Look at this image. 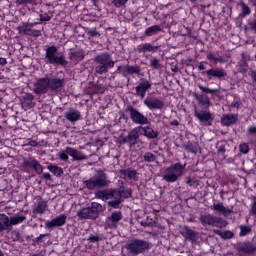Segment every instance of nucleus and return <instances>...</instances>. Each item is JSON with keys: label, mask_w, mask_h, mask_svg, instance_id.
Here are the masks:
<instances>
[{"label": "nucleus", "mask_w": 256, "mask_h": 256, "mask_svg": "<svg viewBox=\"0 0 256 256\" xmlns=\"http://www.w3.org/2000/svg\"><path fill=\"white\" fill-rule=\"evenodd\" d=\"M139 131H143L141 135H144V137H147V139H157L159 137V132L155 131L150 126H138Z\"/></svg>", "instance_id": "cd10ccee"}, {"label": "nucleus", "mask_w": 256, "mask_h": 256, "mask_svg": "<svg viewBox=\"0 0 256 256\" xmlns=\"http://www.w3.org/2000/svg\"><path fill=\"white\" fill-rule=\"evenodd\" d=\"M95 197L109 203V201L113 200V188L110 190H97L95 192Z\"/></svg>", "instance_id": "393cba45"}, {"label": "nucleus", "mask_w": 256, "mask_h": 256, "mask_svg": "<svg viewBox=\"0 0 256 256\" xmlns=\"http://www.w3.org/2000/svg\"><path fill=\"white\" fill-rule=\"evenodd\" d=\"M186 151H189V153H197V147L193 145V143H188L187 145L184 146Z\"/></svg>", "instance_id": "3c124183"}, {"label": "nucleus", "mask_w": 256, "mask_h": 256, "mask_svg": "<svg viewBox=\"0 0 256 256\" xmlns=\"http://www.w3.org/2000/svg\"><path fill=\"white\" fill-rule=\"evenodd\" d=\"M131 197H133L131 188L125 189V186H120L119 189L112 188V200H109L107 205L112 209H121L124 199H131Z\"/></svg>", "instance_id": "f03ea898"}, {"label": "nucleus", "mask_w": 256, "mask_h": 256, "mask_svg": "<svg viewBox=\"0 0 256 256\" xmlns=\"http://www.w3.org/2000/svg\"><path fill=\"white\" fill-rule=\"evenodd\" d=\"M22 167L24 169H34L37 175H41L43 173V165L37 161V159L30 157L23 160Z\"/></svg>", "instance_id": "dca6fc26"}, {"label": "nucleus", "mask_w": 256, "mask_h": 256, "mask_svg": "<svg viewBox=\"0 0 256 256\" xmlns=\"http://www.w3.org/2000/svg\"><path fill=\"white\" fill-rule=\"evenodd\" d=\"M249 233H251V227L240 226V237H245V235H249Z\"/></svg>", "instance_id": "09e8293b"}, {"label": "nucleus", "mask_w": 256, "mask_h": 256, "mask_svg": "<svg viewBox=\"0 0 256 256\" xmlns=\"http://www.w3.org/2000/svg\"><path fill=\"white\" fill-rule=\"evenodd\" d=\"M64 117L70 123H77V121H81V112L75 108H69Z\"/></svg>", "instance_id": "5701e85b"}, {"label": "nucleus", "mask_w": 256, "mask_h": 256, "mask_svg": "<svg viewBox=\"0 0 256 256\" xmlns=\"http://www.w3.org/2000/svg\"><path fill=\"white\" fill-rule=\"evenodd\" d=\"M53 17V13L50 12L49 13H44V14H40V21H51V18Z\"/></svg>", "instance_id": "864d4df0"}, {"label": "nucleus", "mask_w": 256, "mask_h": 256, "mask_svg": "<svg viewBox=\"0 0 256 256\" xmlns=\"http://www.w3.org/2000/svg\"><path fill=\"white\" fill-rule=\"evenodd\" d=\"M214 233L216 235H219L222 239H233L235 234H233L232 231L226 230L221 232V230H214Z\"/></svg>", "instance_id": "ea45409f"}, {"label": "nucleus", "mask_w": 256, "mask_h": 256, "mask_svg": "<svg viewBox=\"0 0 256 256\" xmlns=\"http://www.w3.org/2000/svg\"><path fill=\"white\" fill-rule=\"evenodd\" d=\"M151 89V82L149 80L141 79L138 86H136V95L141 99H145V95H147V91Z\"/></svg>", "instance_id": "412c9836"}, {"label": "nucleus", "mask_w": 256, "mask_h": 256, "mask_svg": "<svg viewBox=\"0 0 256 256\" xmlns=\"http://www.w3.org/2000/svg\"><path fill=\"white\" fill-rule=\"evenodd\" d=\"M24 221H27V216L23 213H16L13 216L9 217V224H10V231L13 229V226L20 225V223H23Z\"/></svg>", "instance_id": "bb28decb"}, {"label": "nucleus", "mask_w": 256, "mask_h": 256, "mask_svg": "<svg viewBox=\"0 0 256 256\" xmlns=\"http://www.w3.org/2000/svg\"><path fill=\"white\" fill-rule=\"evenodd\" d=\"M41 178L45 179V181H53V178L51 177V174L47 172L41 173Z\"/></svg>", "instance_id": "052dcab7"}, {"label": "nucleus", "mask_w": 256, "mask_h": 256, "mask_svg": "<svg viewBox=\"0 0 256 256\" xmlns=\"http://www.w3.org/2000/svg\"><path fill=\"white\" fill-rule=\"evenodd\" d=\"M11 237H12L13 241H20L21 233L19 232V230H13L11 232Z\"/></svg>", "instance_id": "603ef678"}, {"label": "nucleus", "mask_w": 256, "mask_h": 256, "mask_svg": "<svg viewBox=\"0 0 256 256\" xmlns=\"http://www.w3.org/2000/svg\"><path fill=\"white\" fill-rule=\"evenodd\" d=\"M47 169L48 171H50V173H53V175H55L56 177H63V168L57 165L50 164L47 166Z\"/></svg>", "instance_id": "58836bf2"}, {"label": "nucleus", "mask_w": 256, "mask_h": 256, "mask_svg": "<svg viewBox=\"0 0 256 256\" xmlns=\"http://www.w3.org/2000/svg\"><path fill=\"white\" fill-rule=\"evenodd\" d=\"M17 3L19 5H29V4L33 3V0H17Z\"/></svg>", "instance_id": "69168bd1"}, {"label": "nucleus", "mask_w": 256, "mask_h": 256, "mask_svg": "<svg viewBox=\"0 0 256 256\" xmlns=\"http://www.w3.org/2000/svg\"><path fill=\"white\" fill-rule=\"evenodd\" d=\"M67 223V215L61 214L52 220H48L45 224L46 229H55V227H63Z\"/></svg>", "instance_id": "aec40b11"}, {"label": "nucleus", "mask_w": 256, "mask_h": 256, "mask_svg": "<svg viewBox=\"0 0 256 256\" xmlns=\"http://www.w3.org/2000/svg\"><path fill=\"white\" fill-rule=\"evenodd\" d=\"M125 113L126 115H129L132 123H135L136 125H148L149 123V119L137 110V108H134L133 105H128L125 108Z\"/></svg>", "instance_id": "1a4fd4ad"}, {"label": "nucleus", "mask_w": 256, "mask_h": 256, "mask_svg": "<svg viewBox=\"0 0 256 256\" xmlns=\"http://www.w3.org/2000/svg\"><path fill=\"white\" fill-rule=\"evenodd\" d=\"M58 159H60V161H69V153H67V148L58 153Z\"/></svg>", "instance_id": "de8ad7c7"}, {"label": "nucleus", "mask_w": 256, "mask_h": 256, "mask_svg": "<svg viewBox=\"0 0 256 256\" xmlns=\"http://www.w3.org/2000/svg\"><path fill=\"white\" fill-rule=\"evenodd\" d=\"M139 127H136L134 129H132L129 133L128 136L123 137L120 140V143H122L123 145L128 144L130 148H133L135 145H137L138 143V139H139Z\"/></svg>", "instance_id": "2eb2a0df"}, {"label": "nucleus", "mask_w": 256, "mask_h": 256, "mask_svg": "<svg viewBox=\"0 0 256 256\" xmlns=\"http://www.w3.org/2000/svg\"><path fill=\"white\" fill-rule=\"evenodd\" d=\"M195 99H197L198 101V105H200V107H202L203 109H209L211 107V100L209 99V96L205 95V94H195Z\"/></svg>", "instance_id": "c756f323"}, {"label": "nucleus", "mask_w": 256, "mask_h": 256, "mask_svg": "<svg viewBox=\"0 0 256 256\" xmlns=\"http://www.w3.org/2000/svg\"><path fill=\"white\" fill-rule=\"evenodd\" d=\"M93 61L96 64L94 71L98 73V75H105L109 73L110 69L115 67V61H113V57H111V53L109 52L98 54Z\"/></svg>", "instance_id": "f257e3e1"}, {"label": "nucleus", "mask_w": 256, "mask_h": 256, "mask_svg": "<svg viewBox=\"0 0 256 256\" xmlns=\"http://www.w3.org/2000/svg\"><path fill=\"white\" fill-rule=\"evenodd\" d=\"M235 249L236 251H238V253H245L246 255H252V253L256 251V244L249 241L238 242L235 245Z\"/></svg>", "instance_id": "6ab92c4d"}, {"label": "nucleus", "mask_w": 256, "mask_h": 256, "mask_svg": "<svg viewBox=\"0 0 256 256\" xmlns=\"http://www.w3.org/2000/svg\"><path fill=\"white\" fill-rule=\"evenodd\" d=\"M144 105L150 109V111L161 110L165 107V102L159 98L148 96L144 100Z\"/></svg>", "instance_id": "a211bd4d"}, {"label": "nucleus", "mask_w": 256, "mask_h": 256, "mask_svg": "<svg viewBox=\"0 0 256 256\" xmlns=\"http://www.w3.org/2000/svg\"><path fill=\"white\" fill-rule=\"evenodd\" d=\"M250 213H252L253 215H256V196H252Z\"/></svg>", "instance_id": "4d7b16f0"}, {"label": "nucleus", "mask_w": 256, "mask_h": 256, "mask_svg": "<svg viewBox=\"0 0 256 256\" xmlns=\"http://www.w3.org/2000/svg\"><path fill=\"white\" fill-rule=\"evenodd\" d=\"M68 59H70V61H74L75 63H79L85 59V51L83 49H70Z\"/></svg>", "instance_id": "b1692460"}, {"label": "nucleus", "mask_w": 256, "mask_h": 256, "mask_svg": "<svg viewBox=\"0 0 256 256\" xmlns=\"http://www.w3.org/2000/svg\"><path fill=\"white\" fill-rule=\"evenodd\" d=\"M49 234H40L39 237L32 239L33 245H39V243H43V239L48 237Z\"/></svg>", "instance_id": "8fccbe9b"}, {"label": "nucleus", "mask_w": 256, "mask_h": 256, "mask_svg": "<svg viewBox=\"0 0 256 256\" xmlns=\"http://www.w3.org/2000/svg\"><path fill=\"white\" fill-rule=\"evenodd\" d=\"M238 119L239 117L237 116V114H227L221 118V123L224 127H229L231 125H235Z\"/></svg>", "instance_id": "7c9ffc66"}, {"label": "nucleus", "mask_w": 256, "mask_h": 256, "mask_svg": "<svg viewBox=\"0 0 256 256\" xmlns=\"http://www.w3.org/2000/svg\"><path fill=\"white\" fill-rule=\"evenodd\" d=\"M47 211V201L40 199L36 206L32 209L34 215H43Z\"/></svg>", "instance_id": "473e14b6"}, {"label": "nucleus", "mask_w": 256, "mask_h": 256, "mask_svg": "<svg viewBox=\"0 0 256 256\" xmlns=\"http://www.w3.org/2000/svg\"><path fill=\"white\" fill-rule=\"evenodd\" d=\"M248 25H249L251 31H255V33H256V20L249 22Z\"/></svg>", "instance_id": "774afa93"}, {"label": "nucleus", "mask_w": 256, "mask_h": 256, "mask_svg": "<svg viewBox=\"0 0 256 256\" xmlns=\"http://www.w3.org/2000/svg\"><path fill=\"white\" fill-rule=\"evenodd\" d=\"M150 67H152V69L157 70V69H161V67H163V66L159 62V59L153 57L150 59Z\"/></svg>", "instance_id": "37998d69"}, {"label": "nucleus", "mask_w": 256, "mask_h": 256, "mask_svg": "<svg viewBox=\"0 0 256 256\" xmlns=\"http://www.w3.org/2000/svg\"><path fill=\"white\" fill-rule=\"evenodd\" d=\"M185 175V164L175 163L164 170L163 179L167 183H175Z\"/></svg>", "instance_id": "423d86ee"}, {"label": "nucleus", "mask_w": 256, "mask_h": 256, "mask_svg": "<svg viewBox=\"0 0 256 256\" xmlns=\"http://www.w3.org/2000/svg\"><path fill=\"white\" fill-rule=\"evenodd\" d=\"M194 117H197L198 121L200 123H203V125H206L207 127H210L213 123V114L210 111L207 110H197V108L194 110Z\"/></svg>", "instance_id": "4468645a"}, {"label": "nucleus", "mask_w": 256, "mask_h": 256, "mask_svg": "<svg viewBox=\"0 0 256 256\" xmlns=\"http://www.w3.org/2000/svg\"><path fill=\"white\" fill-rule=\"evenodd\" d=\"M212 209H214V211H217L218 213H222L224 217H227V215H231V213H233V206H231V208H226L221 203L213 204Z\"/></svg>", "instance_id": "72a5a7b5"}, {"label": "nucleus", "mask_w": 256, "mask_h": 256, "mask_svg": "<svg viewBox=\"0 0 256 256\" xmlns=\"http://www.w3.org/2000/svg\"><path fill=\"white\" fill-rule=\"evenodd\" d=\"M66 153H68V155H70L74 161H86L87 159V156L75 148L66 147Z\"/></svg>", "instance_id": "c85d7f7f"}, {"label": "nucleus", "mask_w": 256, "mask_h": 256, "mask_svg": "<svg viewBox=\"0 0 256 256\" xmlns=\"http://www.w3.org/2000/svg\"><path fill=\"white\" fill-rule=\"evenodd\" d=\"M44 61L47 65H60V67H67L69 62L63 52H59L57 46H50L46 49Z\"/></svg>", "instance_id": "7ed1b4c3"}, {"label": "nucleus", "mask_w": 256, "mask_h": 256, "mask_svg": "<svg viewBox=\"0 0 256 256\" xmlns=\"http://www.w3.org/2000/svg\"><path fill=\"white\" fill-rule=\"evenodd\" d=\"M238 5L242 9V13L240 14V17H247V15H251V8L245 4V2L240 1Z\"/></svg>", "instance_id": "a19ab883"}, {"label": "nucleus", "mask_w": 256, "mask_h": 256, "mask_svg": "<svg viewBox=\"0 0 256 256\" xmlns=\"http://www.w3.org/2000/svg\"><path fill=\"white\" fill-rule=\"evenodd\" d=\"M139 73H141V66H125L124 77H127L128 75H139Z\"/></svg>", "instance_id": "c9c22d12"}, {"label": "nucleus", "mask_w": 256, "mask_h": 256, "mask_svg": "<svg viewBox=\"0 0 256 256\" xmlns=\"http://www.w3.org/2000/svg\"><path fill=\"white\" fill-rule=\"evenodd\" d=\"M47 77L38 79L33 85V91L36 95H45L49 92V84L47 82Z\"/></svg>", "instance_id": "f3484780"}, {"label": "nucleus", "mask_w": 256, "mask_h": 256, "mask_svg": "<svg viewBox=\"0 0 256 256\" xmlns=\"http://www.w3.org/2000/svg\"><path fill=\"white\" fill-rule=\"evenodd\" d=\"M48 90L52 93H60L63 91V87H65V79H61L59 77H47Z\"/></svg>", "instance_id": "9b49d317"}, {"label": "nucleus", "mask_w": 256, "mask_h": 256, "mask_svg": "<svg viewBox=\"0 0 256 256\" xmlns=\"http://www.w3.org/2000/svg\"><path fill=\"white\" fill-rule=\"evenodd\" d=\"M136 51L139 53H157L159 51V46H155L151 43H144L137 46Z\"/></svg>", "instance_id": "a878e982"}, {"label": "nucleus", "mask_w": 256, "mask_h": 256, "mask_svg": "<svg viewBox=\"0 0 256 256\" xmlns=\"http://www.w3.org/2000/svg\"><path fill=\"white\" fill-rule=\"evenodd\" d=\"M124 247L128 250L129 255L137 256L149 251L151 249V242L133 238Z\"/></svg>", "instance_id": "20e7f679"}, {"label": "nucleus", "mask_w": 256, "mask_h": 256, "mask_svg": "<svg viewBox=\"0 0 256 256\" xmlns=\"http://www.w3.org/2000/svg\"><path fill=\"white\" fill-rule=\"evenodd\" d=\"M206 59L210 62L213 61L214 65H217L218 63H225V58H223V56H216L213 52H208Z\"/></svg>", "instance_id": "e433bc0d"}, {"label": "nucleus", "mask_w": 256, "mask_h": 256, "mask_svg": "<svg viewBox=\"0 0 256 256\" xmlns=\"http://www.w3.org/2000/svg\"><path fill=\"white\" fill-rule=\"evenodd\" d=\"M85 33L90 37H101V33L97 31V28H92V29L86 28Z\"/></svg>", "instance_id": "c03bdc74"}, {"label": "nucleus", "mask_w": 256, "mask_h": 256, "mask_svg": "<svg viewBox=\"0 0 256 256\" xmlns=\"http://www.w3.org/2000/svg\"><path fill=\"white\" fill-rule=\"evenodd\" d=\"M34 100L35 96H33V94L26 93L20 98L22 109H24V111H27L28 109H33V107H35V103H33Z\"/></svg>", "instance_id": "4be33fe9"}, {"label": "nucleus", "mask_w": 256, "mask_h": 256, "mask_svg": "<svg viewBox=\"0 0 256 256\" xmlns=\"http://www.w3.org/2000/svg\"><path fill=\"white\" fill-rule=\"evenodd\" d=\"M125 3H127V0H113V5H115V7H123Z\"/></svg>", "instance_id": "bf43d9fd"}, {"label": "nucleus", "mask_w": 256, "mask_h": 256, "mask_svg": "<svg viewBox=\"0 0 256 256\" xmlns=\"http://www.w3.org/2000/svg\"><path fill=\"white\" fill-rule=\"evenodd\" d=\"M125 113H127V112H125V110L119 111L120 119H124V121H129V116H127V114H125Z\"/></svg>", "instance_id": "e2e57ef3"}, {"label": "nucleus", "mask_w": 256, "mask_h": 256, "mask_svg": "<svg viewBox=\"0 0 256 256\" xmlns=\"http://www.w3.org/2000/svg\"><path fill=\"white\" fill-rule=\"evenodd\" d=\"M128 179L130 181H139V176H137V170L128 169Z\"/></svg>", "instance_id": "49530a36"}, {"label": "nucleus", "mask_w": 256, "mask_h": 256, "mask_svg": "<svg viewBox=\"0 0 256 256\" xmlns=\"http://www.w3.org/2000/svg\"><path fill=\"white\" fill-rule=\"evenodd\" d=\"M196 183L195 178H192L191 176L185 178V184L189 185V187H193Z\"/></svg>", "instance_id": "6e6d98bb"}, {"label": "nucleus", "mask_w": 256, "mask_h": 256, "mask_svg": "<svg viewBox=\"0 0 256 256\" xmlns=\"http://www.w3.org/2000/svg\"><path fill=\"white\" fill-rule=\"evenodd\" d=\"M199 90L203 93H211L212 95H215V93H219V89H210L207 87H204L203 85H198Z\"/></svg>", "instance_id": "a18cd8bd"}, {"label": "nucleus", "mask_w": 256, "mask_h": 256, "mask_svg": "<svg viewBox=\"0 0 256 256\" xmlns=\"http://www.w3.org/2000/svg\"><path fill=\"white\" fill-rule=\"evenodd\" d=\"M121 219H123V213L121 211L112 212L111 215L106 218L104 229H117Z\"/></svg>", "instance_id": "9d476101"}, {"label": "nucleus", "mask_w": 256, "mask_h": 256, "mask_svg": "<svg viewBox=\"0 0 256 256\" xmlns=\"http://www.w3.org/2000/svg\"><path fill=\"white\" fill-rule=\"evenodd\" d=\"M205 65H208L207 61L200 62L199 65H198V70L199 71H205V69H207V67H205Z\"/></svg>", "instance_id": "0e129e2a"}, {"label": "nucleus", "mask_w": 256, "mask_h": 256, "mask_svg": "<svg viewBox=\"0 0 256 256\" xmlns=\"http://www.w3.org/2000/svg\"><path fill=\"white\" fill-rule=\"evenodd\" d=\"M143 159L146 163H155V161H157V156L151 152H146Z\"/></svg>", "instance_id": "79ce46f5"}, {"label": "nucleus", "mask_w": 256, "mask_h": 256, "mask_svg": "<svg viewBox=\"0 0 256 256\" xmlns=\"http://www.w3.org/2000/svg\"><path fill=\"white\" fill-rule=\"evenodd\" d=\"M202 75H206L208 81L213 79H218V81H225V77H227V71L223 68H211L207 71H203Z\"/></svg>", "instance_id": "f8f14e48"}, {"label": "nucleus", "mask_w": 256, "mask_h": 256, "mask_svg": "<svg viewBox=\"0 0 256 256\" xmlns=\"http://www.w3.org/2000/svg\"><path fill=\"white\" fill-rule=\"evenodd\" d=\"M179 233L183 236L185 241H189L190 243H197L199 239V232L191 229V227L187 225L183 226Z\"/></svg>", "instance_id": "ddd939ff"}, {"label": "nucleus", "mask_w": 256, "mask_h": 256, "mask_svg": "<svg viewBox=\"0 0 256 256\" xmlns=\"http://www.w3.org/2000/svg\"><path fill=\"white\" fill-rule=\"evenodd\" d=\"M160 31H163L161 26L154 25V26L148 27L145 30L144 35H145V37H153V35H157V33H160Z\"/></svg>", "instance_id": "4c0bfd02"}, {"label": "nucleus", "mask_w": 256, "mask_h": 256, "mask_svg": "<svg viewBox=\"0 0 256 256\" xmlns=\"http://www.w3.org/2000/svg\"><path fill=\"white\" fill-rule=\"evenodd\" d=\"M247 133L249 135H256V126H252V127L248 128Z\"/></svg>", "instance_id": "338daca9"}, {"label": "nucleus", "mask_w": 256, "mask_h": 256, "mask_svg": "<svg viewBox=\"0 0 256 256\" xmlns=\"http://www.w3.org/2000/svg\"><path fill=\"white\" fill-rule=\"evenodd\" d=\"M199 221L203 227H218L219 229H223V227H227V221L221 217H217L211 214L200 215Z\"/></svg>", "instance_id": "6e6552de"}, {"label": "nucleus", "mask_w": 256, "mask_h": 256, "mask_svg": "<svg viewBox=\"0 0 256 256\" xmlns=\"http://www.w3.org/2000/svg\"><path fill=\"white\" fill-rule=\"evenodd\" d=\"M129 169L120 170V175L124 179H129Z\"/></svg>", "instance_id": "680f3d73"}, {"label": "nucleus", "mask_w": 256, "mask_h": 256, "mask_svg": "<svg viewBox=\"0 0 256 256\" xmlns=\"http://www.w3.org/2000/svg\"><path fill=\"white\" fill-rule=\"evenodd\" d=\"M3 231H11L9 216L6 214H0V233H3Z\"/></svg>", "instance_id": "f704fd0d"}, {"label": "nucleus", "mask_w": 256, "mask_h": 256, "mask_svg": "<svg viewBox=\"0 0 256 256\" xmlns=\"http://www.w3.org/2000/svg\"><path fill=\"white\" fill-rule=\"evenodd\" d=\"M84 185L90 191H95L107 187L109 180H107V174L103 170H98L93 177L84 181Z\"/></svg>", "instance_id": "39448f33"}, {"label": "nucleus", "mask_w": 256, "mask_h": 256, "mask_svg": "<svg viewBox=\"0 0 256 256\" xmlns=\"http://www.w3.org/2000/svg\"><path fill=\"white\" fill-rule=\"evenodd\" d=\"M240 153H243L244 155H247L249 153V145L247 144H240Z\"/></svg>", "instance_id": "13d9d810"}, {"label": "nucleus", "mask_w": 256, "mask_h": 256, "mask_svg": "<svg viewBox=\"0 0 256 256\" xmlns=\"http://www.w3.org/2000/svg\"><path fill=\"white\" fill-rule=\"evenodd\" d=\"M101 213H103V205L97 202H92L91 206L79 210L77 212V217L80 219H90L92 221H96Z\"/></svg>", "instance_id": "0eeeda50"}, {"label": "nucleus", "mask_w": 256, "mask_h": 256, "mask_svg": "<svg viewBox=\"0 0 256 256\" xmlns=\"http://www.w3.org/2000/svg\"><path fill=\"white\" fill-rule=\"evenodd\" d=\"M87 241H89V243H99V241H102V239L99 236H95L93 234H91Z\"/></svg>", "instance_id": "5fc2aeb1"}, {"label": "nucleus", "mask_w": 256, "mask_h": 256, "mask_svg": "<svg viewBox=\"0 0 256 256\" xmlns=\"http://www.w3.org/2000/svg\"><path fill=\"white\" fill-rule=\"evenodd\" d=\"M18 30L20 33H24V35H28L29 37H41V31L33 30L24 24L20 25Z\"/></svg>", "instance_id": "2f4dec72"}]
</instances>
